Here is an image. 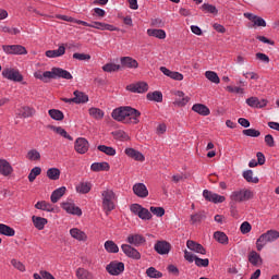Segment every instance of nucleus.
Masks as SVG:
<instances>
[{"mask_svg":"<svg viewBox=\"0 0 279 279\" xmlns=\"http://www.w3.org/2000/svg\"><path fill=\"white\" fill-rule=\"evenodd\" d=\"M206 219V213L198 211L191 216L190 222L192 226H197V223H202Z\"/></svg>","mask_w":279,"mask_h":279,"instance_id":"obj_37","label":"nucleus"},{"mask_svg":"<svg viewBox=\"0 0 279 279\" xmlns=\"http://www.w3.org/2000/svg\"><path fill=\"white\" fill-rule=\"evenodd\" d=\"M148 36H153V38H159V40H165L167 38V33L163 29L148 28Z\"/></svg>","mask_w":279,"mask_h":279,"instance_id":"obj_35","label":"nucleus"},{"mask_svg":"<svg viewBox=\"0 0 279 279\" xmlns=\"http://www.w3.org/2000/svg\"><path fill=\"white\" fill-rule=\"evenodd\" d=\"M64 193H66V187L61 186L54 190L50 196L52 204H58L62 197H64Z\"/></svg>","mask_w":279,"mask_h":279,"instance_id":"obj_30","label":"nucleus"},{"mask_svg":"<svg viewBox=\"0 0 279 279\" xmlns=\"http://www.w3.org/2000/svg\"><path fill=\"white\" fill-rule=\"evenodd\" d=\"M73 58L74 60L88 61L90 60V54L76 52L73 54Z\"/></svg>","mask_w":279,"mask_h":279,"instance_id":"obj_63","label":"nucleus"},{"mask_svg":"<svg viewBox=\"0 0 279 279\" xmlns=\"http://www.w3.org/2000/svg\"><path fill=\"white\" fill-rule=\"evenodd\" d=\"M52 132L56 134H59V136H62L63 138H66L68 141H73V136L69 135L66 130H64L61 126H52Z\"/></svg>","mask_w":279,"mask_h":279,"instance_id":"obj_46","label":"nucleus"},{"mask_svg":"<svg viewBox=\"0 0 279 279\" xmlns=\"http://www.w3.org/2000/svg\"><path fill=\"white\" fill-rule=\"evenodd\" d=\"M70 236H72V239H75V241H81L83 243L88 241V235L86 234V232L82 231L78 228H72L70 230Z\"/></svg>","mask_w":279,"mask_h":279,"instance_id":"obj_20","label":"nucleus"},{"mask_svg":"<svg viewBox=\"0 0 279 279\" xmlns=\"http://www.w3.org/2000/svg\"><path fill=\"white\" fill-rule=\"evenodd\" d=\"M243 178L246 182H252L253 184H258V178L254 177V171L246 170L243 172Z\"/></svg>","mask_w":279,"mask_h":279,"instance_id":"obj_50","label":"nucleus"},{"mask_svg":"<svg viewBox=\"0 0 279 279\" xmlns=\"http://www.w3.org/2000/svg\"><path fill=\"white\" fill-rule=\"evenodd\" d=\"M186 247H189L192 252H196V254H206V248H204L202 244L193 240H189L186 242Z\"/></svg>","mask_w":279,"mask_h":279,"instance_id":"obj_25","label":"nucleus"},{"mask_svg":"<svg viewBox=\"0 0 279 279\" xmlns=\"http://www.w3.org/2000/svg\"><path fill=\"white\" fill-rule=\"evenodd\" d=\"M111 134L116 141H130V135L123 130L113 131Z\"/></svg>","mask_w":279,"mask_h":279,"instance_id":"obj_42","label":"nucleus"},{"mask_svg":"<svg viewBox=\"0 0 279 279\" xmlns=\"http://www.w3.org/2000/svg\"><path fill=\"white\" fill-rule=\"evenodd\" d=\"M0 234H2L3 236H14V234H16V231L14 230V228L8 225L0 223Z\"/></svg>","mask_w":279,"mask_h":279,"instance_id":"obj_39","label":"nucleus"},{"mask_svg":"<svg viewBox=\"0 0 279 279\" xmlns=\"http://www.w3.org/2000/svg\"><path fill=\"white\" fill-rule=\"evenodd\" d=\"M248 263H251V265L254 267H260V265H263V257H260V254H258L256 251H252L248 254Z\"/></svg>","mask_w":279,"mask_h":279,"instance_id":"obj_28","label":"nucleus"},{"mask_svg":"<svg viewBox=\"0 0 279 279\" xmlns=\"http://www.w3.org/2000/svg\"><path fill=\"white\" fill-rule=\"evenodd\" d=\"M90 147V144L84 137L76 138L74 143V149L77 154H86Z\"/></svg>","mask_w":279,"mask_h":279,"instance_id":"obj_16","label":"nucleus"},{"mask_svg":"<svg viewBox=\"0 0 279 279\" xmlns=\"http://www.w3.org/2000/svg\"><path fill=\"white\" fill-rule=\"evenodd\" d=\"M148 101H157V104L162 102V93L161 92H153L146 95Z\"/></svg>","mask_w":279,"mask_h":279,"instance_id":"obj_47","label":"nucleus"},{"mask_svg":"<svg viewBox=\"0 0 279 279\" xmlns=\"http://www.w3.org/2000/svg\"><path fill=\"white\" fill-rule=\"evenodd\" d=\"M34 77L47 84L49 80H56V68H52L51 71L46 72L37 71L34 73Z\"/></svg>","mask_w":279,"mask_h":279,"instance_id":"obj_14","label":"nucleus"},{"mask_svg":"<svg viewBox=\"0 0 279 279\" xmlns=\"http://www.w3.org/2000/svg\"><path fill=\"white\" fill-rule=\"evenodd\" d=\"M88 112H89V117H92L93 119H96L97 121H101V119H104V116H105L104 110L96 107L89 108Z\"/></svg>","mask_w":279,"mask_h":279,"instance_id":"obj_40","label":"nucleus"},{"mask_svg":"<svg viewBox=\"0 0 279 279\" xmlns=\"http://www.w3.org/2000/svg\"><path fill=\"white\" fill-rule=\"evenodd\" d=\"M111 117L114 121L136 125L141 121V111L132 107H119L112 111Z\"/></svg>","mask_w":279,"mask_h":279,"instance_id":"obj_1","label":"nucleus"},{"mask_svg":"<svg viewBox=\"0 0 279 279\" xmlns=\"http://www.w3.org/2000/svg\"><path fill=\"white\" fill-rule=\"evenodd\" d=\"M202 10L204 12H208L209 14H218V10H217V7L213 5V4H209V3H204L202 5Z\"/></svg>","mask_w":279,"mask_h":279,"instance_id":"obj_58","label":"nucleus"},{"mask_svg":"<svg viewBox=\"0 0 279 279\" xmlns=\"http://www.w3.org/2000/svg\"><path fill=\"white\" fill-rule=\"evenodd\" d=\"M48 113L54 121H62L64 119V113L58 109H50Z\"/></svg>","mask_w":279,"mask_h":279,"instance_id":"obj_52","label":"nucleus"},{"mask_svg":"<svg viewBox=\"0 0 279 279\" xmlns=\"http://www.w3.org/2000/svg\"><path fill=\"white\" fill-rule=\"evenodd\" d=\"M130 210L131 213H133V215H136L137 217H140V219H143L144 221H149V219H151V213L149 211V209L141 206L140 204H132Z\"/></svg>","mask_w":279,"mask_h":279,"instance_id":"obj_6","label":"nucleus"},{"mask_svg":"<svg viewBox=\"0 0 279 279\" xmlns=\"http://www.w3.org/2000/svg\"><path fill=\"white\" fill-rule=\"evenodd\" d=\"M214 239L218 242L221 243V245H228V235L225 232L221 231H216L214 233Z\"/></svg>","mask_w":279,"mask_h":279,"instance_id":"obj_43","label":"nucleus"},{"mask_svg":"<svg viewBox=\"0 0 279 279\" xmlns=\"http://www.w3.org/2000/svg\"><path fill=\"white\" fill-rule=\"evenodd\" d=\"M66 53V48L64 46H60L57 50H48L46 51L47 58H60Z\"/></svg>","mask_w":279,"mask_h":279,"instance_id":"obj_36","label":"nucleus"},{"mask_svg":"<svg viewBox=\"0 0 279 279\" xmlns=\"http://www.w3.org/2000/svg\"><path fill=\"white\" fill-rule=\"evenodd\" d=\"M32 221H33V226L37 229V230H45V226L47 223H49V221L47 220V218H43L40 216H33L32 217Z\"/></svg>","mask_w":279,"mask_h":279,"instance_id":"obj_31","label":"nucleus"},{"mask_svg":"<svg viewBox=\"0 0 279 279\" xmlns=\"http://www.w3.org/2000/svg\"><path fill=\"white\" fill-rule=\"evenodd\" d=\"M250 108H265L267 106V99H258V97H250L246 99Z\"/></svg>","mask_w":279,"mask_h":279,"instance_id":"obj_23","label":"nucleus"},{"mask_svg":"<svg viewBox=\"0 0 279 279\" xmlns=\"http://www.w3.org/2000/svg\"><path fill=\"white\" fill-rule=\"evenodd\" d=\"M64 104H87L88 95L84 94V92L75 90L73 98H62Z\"/></svg>","mask_w":279,"mask_h":279,"instance_id":"obj_9","label":"nucleus"},{"mask_svg":"<svg viewBox=\"0 0 279 279\" xmlns=\"http://www.w3.org/2000/svg\"><path fill=\"white\" fill-rule=\"evenodd\" d=\"M203 197L213 204H223V202H226V196H221L208 190L203 191Z\"/></svg>","mask_w":279,"mask_h":279,"instance_id":"obj_12","label":"nucleus"},{"mask_svg":"<svg viewBox=\"0 0 279 279\" xmlns=\"http://www.w3.org/2000/svg\"><path fill=\"white\" fill-rule=\"evenodd\" d=\"M35 208H37V210H46L47 213H53V206H51V204L45 201L37 202Z\"/></svg>","mask_w":279,"mask_h":279,"instance_id":"obj_44","label":"nucleus"},{"mask_svg":"<svg viewBox=\"0 0 279 279\" xmlns=\"http://www.w3.org/2000/svg\"><path fill=\"white\" fill-rule=\"evenodd\" d=\"M205 77L213 84H219L221 82V80L219 78V75L215 71H206Z\"/></svg>","mask_w":279,"mask_h":279,"instance_id":"obj_45","label":"nucleus"},{"mask_svg":"<svg viewBox=\"0 0 279 279\" xmlns=\"http://www.w3.org/2000/svg\"><path fill=\"white\" fill-rule=\"evenodd\" d=\"M177 99L174 100V106H179V107H184L186 106V104H189V101H191V97L185 96L184 92H177Z\"/></svg>","mask_w":279,"mask_h":279,"instance_id":"obj_29","label":"nucleus"},{"mask_svg":"<svg viewBox=\"0 0 279 279\" xmlns=\"http://www.w3.org/2000/svg\"><path fill=\"white\" fill-rule=\"evenodd\" d=\"M92 171L95 173H99V171H110V163L102 161V162H94L90 166Z\"/></svg>","mask_w":279,"mask_h":279,"instance_id":"obj_33","label":"nucleus"},{"mask_svg":"<svg viewBox=\"0 0 279 279\" xmlns=\"http://www.w3.org/2000/svg\"><path fill=\"white\" fill-rule=\"evenodd\" d=\"M240 231L242 234H250V232H252V225H250L247 221H244L240 227Z\"/></svg>","mask_w":279,"mask_h":279,"instance_id":"obj_61","label":"nucleus"},{"mask_svg":"<svg viewBox=\"0 0 279 279\" xmlns=\"http://www.w3.org/2000/svg\"><path fill=\"white\" fill-rule=\"evenodd\" d=\"M195 266L196 267H208V265H210V260L208 258H199V257H195L194 259Z\"/></svg>","mask_w":279,"mask_h":279,"instance_id":"obj_59","label":"nucleus"},{"mask_svg":"<svg viewBox=\"0 0 279 279\" xmlns=\"http://www.w3.org/2000/svg\"><path fill=\"white\" fill-rule=\"evenodd\" d=\"M90 27L94 29H100L101 32H119V28L117 26L106 24L104 22H93Z\"/></svg>","mask_w":279,"mask_h":279,"instance_id":"obj_21","label":"nucleus"},{"mask_svg":"<svg viewBox=\"0 0 279 279\" xmlns=\"http://www.w3.org/2000/svg\"><path fill=\"white\" fill-rule=\"evenodd\" d=\"M13 172L14 168H12V165L9 163L7 159L0 158V175L8 178V175H12Z\"/></svg>","mask_w":279,"mask_h":279,"instance_id":"obj_19","label":"nucleus"},{"mask_svg":"<svg viewBox=\"0 0 279 279\" xmlns=\"http://www.w3.org/2000/svg\"><path fill=\"white\" fill-rule=\"evenodd\" d=\"M2 77L10 80V82H23V74L19 69L7 68L2 71Z\"/></svg>","mask_w":279,"mask_h":279,"instance_id":"obj_7","label":"nucleus"},{"mask_svg":"<svg viewBox=\"0 0 279 279\" xmlns=\"http://www.w3.org/2000/svg\"><path fill=\"white\" fill-rule=\"evenodd\" d=\"M254 197V192L247 189L235 190L230 194L231 202L241 204L243 202H250Z\"/></svg>","mask_w":279,"mask_h":279,"instance_id":"obj_4","label":"nucleus"},{"mask_svg":"<svg viewBox=\"0 0 279 279\" xmlns=\"http://www.w3.org/2000/svg\"><path fill=\"white\" fill-rule=\"evenodd\" d=\"M242 133L244 136H250L251 138H258V136H260V131L256 129H246L243 130Z\"/></svg>","mask_w":279,"mask_h":279,"instance_id":"obj_56","label":"nucleus"},{"mask_svg":"<svg viewBox=\"0 0 279 279\" xmlns=\"http://www.w3.org/2000/svg\"><path fill=\"white\" fill-rule=\"evenodd\" d=\"M11 265L17 269V271H25V265L16 259L11 260Z\"/></svg>","mask_w":279,"mask_h":279,"instance_id":"obj_62","label":"nucleus"},{"mask_svg":"<svg viewBox=\"0 0 279 279\" xmlns=\"http://www.w3.org/2000/svg\"><path fill=\"white\" fill-rule=\"evenodd\" d=\"M193 112H196L197 114H201V117H208L210 114V109L203 104H195L192 107Z\"/></svg>","mask_w":279,"mask_h":279,"instance_id":"obj_27","label":"nucleus"},{"mask_svg":"<svg viewBox=\"0 0 279 279\" xmlns=\"http://www.w3.org/2000/svg\"><path fill=\"white\" fill-rule=\"evenodd\" d=\"M146 275L148 276V278H162V272L158 271L156 268L154 267H149L146 270Z\"/></svg>","mask_w":279,"mask_h":279,"instance_id":"obj_57","label":"nucleus"},{"mask_svg":"<svg viewBox=\"0 0 279 279\" xmlns=\"http://www.w3.org/2000/svg\"><path fill=\"white\" fill-rule=\"evenodd\" d=\"M98 151H102V154H106L107 156H117V149L111 146L99 145Z\"/></svg>","mask_w":279,"mask_h":279,"instance_id":"obj_49","label":"nucleus"},{"mask_svg":"<svg viewBox=\"0 0 279 279\" xmlns=\"http://www.w3.org/2000/svg\"><path fill=\"white\" fill-rule=\"evenodd\" d=\"M2 51L8 56H27V48L21 45H3Z\"/></svg>","mask_w":279,"mask_h":279,"instance_id":"obj_5","label":"nucleus"},{"mask_svg":"<svg viewBox=\"0 0 279 279\" xmlns=\"http://www.w3.org/2000/svg\"><path fill=\"white\" fill-rule=\"evenodd\" d=\"M133 193L137 197L145 199V197L149 195V190H147V186L145 185V183H135L133 185Z\"/></svg>","mask_w":279,"mask_h":279,"instance_id":"obj_17","label":"nucleus"},{"mask_svg":"<svg viewBox=\"0 0 279 279\" xmlns=\"http://www.w3.org/2000/svg\"><path fill=\"white\" fill-rule=\"evenodd\" d=\"M244 17L253 22V25H248V27H267V22L265 19L258 15H254L253 13H244Z\"/></svg>","mask_w":279,"mask_h":279,"instance_id":"obj_15","label":"nucleus"},{"mask_svg":"<svg viewBox=\"0 0 279 279\" xmlns=\"http://www.w3.org/2000/svg\"><path fill=\"white\" fill-rule=\"evenodd\" d=\"M150 213L155 215L156 217H165V208L162 207H150Z\"/></svg>","mask_w":279,"mask_h":279,"instance_id":"obj_60","label":"nucleus"},{"mask_svg":"<svg viewBox=\"0 0 279 279\" xmlns=\"http://www.w3.org/2000/svg\"><path fill=\"white\" fill-rule=\"evenodd\" d=\"M126 90H130L131 93H147V90H149V85H147L146 82H138L128 85Z\"/></svg>","mask_w":279,"mask_h":279,"instance_id":"obj_18","label":"nucleus"},{"mask_svg":"<svg viewBox=\"0 0 279 279\" xmlns=\"http://www.w3.org/2000/svg\"><path fill=\"white\" fill-rule=\"evenodd\" d=\"M47 178H49V180H60V169L58 168L48 169Z\"/></svg>","mask_w":279,"mask_h":279,"instance_id":"obj_54","label":"nucleus"},{"mask_svg":"<svg viewBox=\"0 0 279 279\" xmlns=\"http://www.w3.org/2000/svg\"><path fill=\"white\" fill-rule=\"evenodd\" d=\"M40 173H43V169H40V167L33 168L28 174V181L34 182V180H36Z\"/></svg>","mask_w":279,"mask_h":279,"instance_id":"obj_55","label":"nucleus"},{"mask_svg":"<svg viewBox=\"0 0 279 279\" xmlns=\"http://www.w3.org/2000/svg\"><path fill=\"white\" fill-rule=\"evenodd\" d=\"M226 90H228V93H235L236 95H243L244 90L241 87H234V86H227Z\"/></svg>","mask_w":279,"mask_h":279,"instance_id":"obj_64","label":"nucleus"},{"mask_svg":"<svg viewBox=\"0 0 279 279\" xmlns=\"http://www.w3.org/2000/svg\"><path fill=\"white\" fill-rule=\"evenodd\" d=\"M105 250L108 254H119V245L112 240L105 242Z\"/></svg>","mask_w":279,"mask_h":279,"instance_id":"obj_38","label":"nucleus"},{"mask_svg":"<svg viewBox=\"0 0 279 279\" xmlns=\"http://www.w3.org/2000/svg\"><path fill=\"white\" fill-rule=\"evenodd\" d=\"M26 158H27V160H31V162H36V161L40 160V151L33 148L27 151Z\"/></svg>","mask_w":279,"mask_h":279,"instance_id":"obj_48","label":"nucleus"},{"mask_svg":"<svg viewBox=\"0 0 279 279\" xmlns=\"http://www.w3.org/2000/svg\"><path fill=\"white\" fill-rule=\"evenodd\" d=\"M102 210L106 215H110L114 208H117V194L110 189H106L101 192Z\"/></svg>","mask_w":279,"mask_h":279,"instance_id":"obj_2","label":"nucleus"},{"mask_svg":"<svg viewBox=\"0 0 279 279\" xmlns=\"http://www.w3.org/2000/svg\"><path fill=\"white\" fill-rule=\"evenodd\" d=\"M75 276L77 279H94L95 277L93 276V272H90L88 269L86 268H77L75 270Z\"/></svg>","mask_w":279,"mask_h":279,"instance_id":"obj_34","label":"nucleus"},{"mask_svg":"<svg viewBox=\"0 0 279 279\" xmlns=\"http://www.w3.org/2000/svg\"><path fill=\"white\" fill-rule=\"evenodd\" d=\"M121 250L128 258H132L133 260H141V252H138L136 247L130 244H122Z\"/></svg>","mask_w":279,"mask_h":279,"instance_id":"obj_8","label":"nucleus"},{"mask_svg":"<svg viewBox=\"0 0 279 279\" xmlns=\"http://www.w3.org/2000/svg\"><path fill=\"white\" fill-rule=\"evenodd\" d=\"M279 240V232L277 230H268L256 240V250L257 252H263V248L267 243H274Z\"/></svg>","mask_w":279,"mask_h":279,"instance_id":"obj_3","label":"nucleus"},{"mask_svg":"<svg viewBox=\"0 0 279 279\" xmlns=\"http://www.w3.org/2000/svg\"><path fill=\"white\" fill-rule=\"evenodd\" d=\"M90 183L88 182H81L77 186H76V191L77 193H82L83 195H86V193H90Z\"/></svg>","mask_w":279,"mask_h":279,"instance_id":"obj_51","label":"nucleus"},{"mask_svg":"<svg viewBox=\"0 0 279 279\" xmlns=\"http://www.w3.org/2000/svg\"><path fill=\"white\" fill-rule=\"evenodd\" d=\"M126 243L133 247H141V245H145L146 240L143 234L131 233L126 236Z\"/></svg>","mask_w":279,"mask_h":279,"instance_id":"obj_11","label":"nucleus"},{"mask_svg":"<svg viewBox=\"0 0 279 279\" xmlns=\"http://www.w3.org/2000/svg\"><path fill=\"white\" fill-rule=\"evenodd\" d=\"M120 69H121V65L117 63H107L102 66V71H105V73H114Z\"/></svg>","mask_w":279,"mask_h":279,"instance_id":"obj_53","label":"nucleus"},{"mask_svg":"<svg viewBox=\"0 0 279 279\" xmlns=\"http://www.w3.org/2000/svg\"><path fill=\"white\" fill-rule=\"evenodd\" d=\"M61 208L65 210L69 215H75L76 217H82V208L75 206L73 202H63L61 203Z\"/></svg>","mask_w":279,"mask_h":279,"instance_id":"obj_13","label":"nucleus"},{"mask_svg":"<svg viewBox=\"0 0 279 279\" xmlns=\"http://www.w3.org/2000/svg\"><path fill=\"white\" fill-rule=\"evenodd\" d=\"M124 154H126L129 156V158H133V160H137V162L145 161V156L141 151H138L134 148H126L124 150Z\"/></svg>","mask_w":279,"mask_h":279,"instance_id":"obj_24","label":"nucleus"},{"mask_svg":"<svg viewBox=\"0 0 279 279\" xmlns=\"http://www.w3.org/2000/svg\"><path fill=\"white\" fill-rule=\"evenodd\" d=\"M120 62L122 66H125L126 69H138V61L132 59V57H122Z\"/></svg>","mask_w":279,"mask_h":279,"instance_id":"obj_26","label":"nucleus"},{"mask_svg":"<svg viewBox=\"0 0 279 279\" xmlns=\"http://www.w3.org/2000/svg\"><path fill=\"white\" fill-rule=\"evenodd\" d=\"M155 252H157V254H169V252H171V244L167 241H159L155 244Z\"/></svg>","mask_w":279,"mask_h":279,"instance_id":"obj_22","label":"nucleus"},{"mask_svg":"<svg viewBox=\"0 0 279 279\" xmlns=\"http://www.w3.org/2000/svg\"><path fill=\"white\" fill-rule=\"evenodd\" d=\"M19 117L22 119H29V117H34L36 114V109L32 107H21L17 112Z\"/></svg>","mask_w":279,"mask_h":279,"instance_id":"obj_32","label":"nucleus"},{"mask_svg":"<svg viewBox=\"0 0 279 279\" xmlns=\"http://www.w3.org/2000/svg\"><path fill=\"white\" fill-rule=\"evenodd\" d=\"M56 71V78L57 77H62V80H73V75L71 72L63 70L61 68H54Z\"/></svg>","mask_w":279,"mask_h":279,"instance_id":"obj_41","label":"nucleus"},{"mask_svg":"<svg viewBox=\"0 0 279 279\" xmlns=\"http://www.w3.org/2000/svg\"><path fill=\"white\" fill-rule=\"evenodd\" d=\"M106 269L110 276H119L125 271V264L123 262H111Z\"/></svg>","mask_w":279,"mask_h":279,"instance_id":"obj_10","label":"nucleus"}]
</instances>
